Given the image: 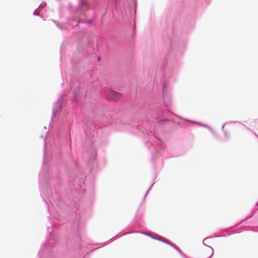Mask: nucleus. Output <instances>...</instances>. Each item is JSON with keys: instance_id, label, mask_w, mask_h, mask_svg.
Returning <instances> with one entry per match:
<instances>
[{"instance_id": "nucleus-1", "label": "nucleus", "mask_w": 258, "mask_h": 258, "mask_svg": "<svg viewBox=\"0 0 258 258\" xmlns=\"http://www.w3.org/2000/svg\"><path fill=\"white\" fill-rule=\"evenodd\" d=\"M121 93L113 90H109L107 94V99L114 101H117L121 97Z\"/></svg>"}, {"instance_id": "nucleus-2", "label": "nucleus", "mask_w": 258, "mask_h": 258, "mask_svg": "<svg viewBox=\"0 0 258 258\" xmlns=\"http://www.w3.org/2000/svg\"><path fill=\"white\" fill-rule=\"evenodd\" d=\"M257 206H258V202H257Z\"/></svg>"}]
</instances>
